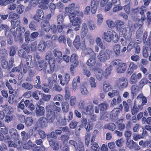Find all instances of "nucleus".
I'll return each instance as SVG.
<instances>
[{"instance_id": "obj_8", "label": "nucleus", "mask_w": 151, "mask_h": 151, "mask_svg": "<svg viewBox=\"0 0 151 151\" xmlns=\"http://www.w3.org/2000/svg\"><path fill=\"white\" fill-rule=\"evenodd\" d=\"M110 52L108 49L101 50L97 56L98 60L101 62L104 63L110 58Z\"/></svg>"}, {"instance_id": "obj_12", "label": "nucleus", "mask_w": 151, "mask_h": 151, "mask_svg": "<svg viewBox=\"0 0 151 151\" xmlns=\"http://www.w3.org/2000/svg\"><path fill=\"white\" fill-rule=\"evenodd\" d=\"M46 119L49 123L53 122L55 119V115L54 111H48L46 114Z\"/></svg>"}, {"instance_id": "obj_14", "label": "nucleus", "mask_w": 151, "mask_h": 151, "mask_svg": "<svg viewBox=\"0 0 151 151\" xmlns=\"http://www.w3.org/2000/svg\"><path fill=\"white\" fill-rule=\"evenodd\" d=\"M96 78L99 81L101 80L103 78V71L100 68H95L94 70Z\"/></svg>"}, {"instance_id": "obj_54", "label": "nucleus", "mask_w": 151, "mask_h": 151, "mask_svg": "<svg viewBox=\"0 0 151 151\" xmlns=\"http://www.w3.org/2000/svg\"><path fill=\"white\" fill-rule=\"evenodd\" d=\"M108 106V104L105 102L100 104L98 105L99 108L101 111H104L106 109Z\"/></svg>"}, {"instance_id": "obj_51", "label": "nucleus", "mask_w": 151, "mask_h": 151, "mask_svg": "<svg viewBox=\"0 0 151 151\" xmlns=\"http://www.w3.org/2000/svg\"><path fill=\"white\" fill-rule=\"evenodd\" d=\"M96 80L93 77L90 78L89 82L92 88H95L96 87V83L95 82Z\"/></svg>"}, {"instance_id": "obj_49", "label": "nucleus", "mask_w": 151, "mask_h": 151, "mask_svg": "<svg viewBox=\"0 0 151 151\" xmlns=\"http://www.w3.org/2000/svg\"><path fill=\"white\" fill-rule=\"evenodd\" d=\"M112 67L111 66L109 65L106 68L104 71V75L106 78L107 77L111 74L112 70Z\"/></svg>"}, {"instance_id": "obj_38", "label": "nucleus", "mask_w": 151, "mask_h": 151, "mask_svg": "<svg viewBox=\"0 0 151 151\" xmlns=\"http://www.w3.org/2000/svg\"><path fill=\"white\" fill-rule=\"evenodd\" d=\"M37 24L36 22L32 21L29 23V28L30 30L34 31L37 30Z\"/></svg>"}, {"instance_id": "obj_37", "label": "nucleus", "mask_w": 151, "mask_h": 151, "mask_svg": "<svg viewBox=\"0 0 151 151\" xmlns=\"http://www.w3.org/2000/svg\"><path fill=\"white\" fill-rule=\"evenodd\" d=\"M137 99L138 100H142V105H145L147 102L146 98L144 96L143 94L142 93L139 94L137 97Z\"/></svg>"}, {"instance_id": "obj_48", "label": "nucleus", "mask_w": 151, "mask_h": 151, "mask_svg": "<svg viewBox=\"0 0 151 151\" xmlns=\"http://www.w3.org/2000/svg\"><path fill=\"white\" fill-rule=\"evenodd\" d=\"M137 144L133 140H129V139H127V146L130 148H132L134 145Z\"/></svg>"}, {"instance_id": "obj_3", "label": "nucleus", "mask_w": 151, "mask_h": 151, "mask_svg": "<svg viewBox=\"0 0 151 151\" xmlns=\"http://www.w3.org/2000/svg\"><path fill=\"white\" fill-rule=\"evenodd\" d=\"M102 37L104 40L108 42H110L112 41L114 43H116L119 40L118 35L112 30H108L107 32H104Z\"/></svg>"}, {"instance_id": "obj_25", "label": "nucleus", "mask_w": 151, "mask_h": 151, "mask_svg": "<svg viewBox=\"0 0 151 151\" xmlns=\"http://www.w3.org/2000/svg\"><path fill=\"white\" fill-rule=\"evenodd\" d=\"M42 29L46 32H48L50 28V24L48 21H43L41 24Z\"/></svg>"}, {"instance_id": "obj_15", "label": "nucleus", "mask_w": 151, "mask_h": 151, "mask_svg": "<svg viewBox=\"0 0 151 151\" xmlns=\"http://www.w3.org/2000/svg\"><path fill=\"white\" fill-rule=\"evenodd\" d=\"M9 133L11 136L15 140H18L19 139V134L17 131L15 129L12 128L9 130Z\"/></svg>"}, {"instance_id": "obj_28", "label": "nucleus", "mask_w": 151, "mask_h": 151, "mask_svg": "<svg viewBox=\"0 0 151 151\" xmlns=\"http://www.w3.org/2000/svg\"><path fill=\"white\" fill-rule=\"evenodd\" d=\"M131 93L134 96L136 95L139 91V88L137 85H132L131 88Z\"/></svg>"}, {"instance_id": "obj_34", "label": "nucleus", "mask_w": 151, "mask_h": 151, "mask_svg": "<svg viewBox=\"0 0 151 151\" xmlns=\"http://www.w3.org/2000/svg\"><path fill=\"white\" fill-rule=\"evenodd\" d=\"M95 41L96 44L102 49H105V47L102 42L101 39L99 37H97L95 39Z\"/></svg>"}, {"instance_id": "obj_11", "label": "nucleus", "mask_w": 151, "mask_h": 151, "mask_svg": "<svg viewBox=\"0 0 151 151\" xmlns=\"http://www.w3.org/2000/svg\"><path fill=\"white\" fill-rule=\"evenodd\" d=\"M34 19L37 22H39L40 20L43 19H44V14L43 11L41 9H38L36 11V14L34 16Z\"/></svg>"}, {"instance_id": "obj_2", "label": "nucleus", "mask_w": 151, "mask_h": 151, "mask_svg": "<svg viewBox=\"0 0 151 151\" xmlns=\"http://www.w3.org/2000/svg\"><path fill=\"white\" fill-rule=\"evenodd\" d=\"M83 13L79 10L69 14L70 21L73 26L81 25L82 22L81 17H83Z\"/></svg>"}, {"instance_id": "obj_13", "label": "nucleus", "mask_w": 151, "mask_h": 151, "mask_svg": "<svg viewBox=\"0 0 151 151\" xmlns=\"http://www.w3.org/2000/svg\"><path fill=\"white\" fill-rule=\"evenodd\" d=\"M20 74L18 77V79L19 80H21L22 78L24 76V74L26 73L27 71V68L26 65H23L21 63L20 64Z\"/></svg>"}, {"instance_id": "obj_24", "label": "nucleus", "mask_w": 151, "mask_h": 151, "mask_svg": "<svg viewBox=\"0 0 151 151\" xmlns=\"http://www.w3.org/2000/svg\"><path fill=\"white\" fill-rule=\"evenodd\" d=\"M47 45L45 43V41L43 40H41L39 42L38 47L37 49L39 51L41 52H44L46 49Z\"/></svg>"}, {"instance_id": "obj_4", "label": "nucleus", "mask_w": 151, "mask_h": 151, "mask_svg": "<svg viewBox=\"0 0 151 151\" xmlns=\"http://www.w3.org/2000/svg\"><path fill=\"white\" fill-rule=\"evenodd\" d=\"M34 62L35 63L37 69L39 70H41L43 69L46 70L47 71V70H50V67H47V63L45 60H42L37 61L40 58V56L38 55H36L34 57Z\"/></svg>"}, {"instance_id": "obj_10", "label": "nucleus", "mask_w": 151, "mask_h": 151, "mask_svg": "<svg viewBox=\"0 0 151 151\" xmlns=\"http://www.w3.org/2000/svg\"><path fill=\"white\" fill-rule=\"evenodd\" d=\"M116 84L122 88H125L128 85L127 79L124 77L120 78L117 81Z\"/></svg>"}, {"instance_id": "obj_46", "label": "nucleus", "mask_w": 151, "mask_h": 151, "mask_svg": "<svg viewBox=\"0 0 151 151\" xmlns=\"http://www.w3.org/2000/svg\"><path fill=\"white\" fill-rule=\"evenodd\" d=\"M77 102L76 97L74 96H71L70 98V104L71 106H75Z\"/></svg>"}, {"instance_id": "obj_31", "label": "nucleus", "mask_w": 151, "mask_h": 151, "mask_svg": "<svg viewBox=\"0 0 151 151\" xmlns=\"http://www.w3.org/2000/svg\"><path fill=\"white\" fill-rule=\"evenodd\" d=\"M28 75L26 78V81L28 82L32 81L35 76V73L32 70L30 69L28 70Z\"/></svg>"}, {"instance_id": "obj_58", "label": "nucleus", "mask_w": 151, "mask_h": 151, "mask_svg": "<svg viewBox=\"0 0 151 151\" xmlns=\"http://www.w3.org/2000/svg\"><path fill=\"white\" fill-rule=\"evenodd\" d=\"M57 40L59 43L66 44V39L64 35H60L59 37Z\"/></svg>"}, {"instance_id": "obj_20", "label": "nucleus", "mask_w": 151, "mask_h": 151, "mask_svg": "<svg viewBox=\"0 0 151 151\" xmlns=\"http://www.w3.org/2000/svg\"><path fill=\"white\" fill-rule=\"evenodd\" d=\"M49 135L47 136V138H48L49 144L50 146L52 147L54 150H57L59 148V146L57 142H55L53 140L50 139L49 138Z\"/></svg>"}, {"instance_id": "obj_18", "label": "nucleus", "mask_w": 151, "mask_h": 151, "mask_svg": "<svg viewBox=\"0 0 151 151\" xmlns=\"http://www.w3.org/2000/svg\"><path fill=\"white\" fill-rule=\"evenodd\" d=\"M82 124L85 126V128L87 132L90 131L93 128V124L90 122L87 123L86 119L83 118L82 120Z\"/></svg>"}, {"instance_id": "obj_53", "label": "nucleus", "mask_w": 151, "mask_h": 151, "mask_svg": "<svg viewBox=\"0 0 151 151\" xmlns=\"http://www.w3.org/2000/svg\"><path fill=\"white\" fill-rule=\"evenodd\" d=\"M22 87L24 89L29 90L32 89L33 88V86L30 83L26 82L22 84Z\"/></svg>"}, {"instance_id": "obj_55", "label": "nucleus", "mask_w": 151, "mask_h": 151, "mask_svg": "<svg viewBox=\"0 0 151 151\" xmlns=\"http://www.w3.org/2000/svg\"><path fill=\"white\" fill-rule=\"evenodd\" d=\"M65 100H68L69 99L70 96V92L69 91V88L68 87H65Z\"/></svg>"}, {"instance_id": "obj_44", "label": "nucleus", "mask_w": 151, "mask_h": 151, "mask_svg": "<svg viewBox=\"0 0 151 151\" xmlns=\"http://www.w3.org/2000/svg\"><path fill=\"white\" fill-rule=\"evenodd\" d=\"M75 4L74 3L70 4L65 8V10L67 13L71 12L75 8Z\"/></svg>"}, {"instance_id": "obj_59", "label": "nucleus", "mask_w": 151, "mask_h": 151, "mask_svg": "<svg viewBox=\"0 0 151 151\" xmlns=\"http://www.w3.org/2000/svg\"><path fill=\"white\" fill-rule=\"evenodd\" d=\"M92 142V146L91 148L94 151H99L100 149V148L97 143L93 141Z\"/></svg>"}, {"instance_id": "obj_35", "label": "nucleus", "mask_w": 151, "mask_h": 151, "mask_svg": "<svg viewBox=\"0 0 151 151\" xmlns=\"http://www.w3.org/2000/svg\"><path fill=\"white\" fill-rule=\"evenodd\" d=\"M112 89V86L109 83L105 82L103 84V90L105 92H107Z\"/></svg>"}, {"instance_id": "obj_26", "label": "nucleus", "mask_w": 151, "mask_h": 151, "mask_svg": "<svg viewBox=\"0 0 151 151\" xmlns=\"http://www.w3.org/2000/svg\"><path fill=\"white\" fill-rule=\"evenodd\" d=\"M138 68L137 65L133 62L130 63L129 68L127 70V73L129 74H131L134 70H136Z\"/></svg>"}, {"instance_id": "obj_27", "label": "nucleus", "mask_w": 151, "mask_h": 151, "mask_svg": "<svg viewBox=\"0 0 151 151\" xmlns=\"http://www.w3.org/2000/svg\"><path fill=\"white\" fill-rule=\"evenodd\" d=\"M81 44L80 37L78 35H76L73 42V45L77 49H78L80 47Z\"/></svg>"}, {"instance_id": "obj_40", "label": "nucleus", "mask_w": 151, "mask_h": 151, "mask_svg": "<svg viewBox=\"0 0 151 151\" xmlns=\"http://www.w3.org/2000/svg\"><path fill=\"white\" fill-rule=\"evenodd\" d=\"M12 28L15 29L17 27L20 25V21L19 20L16 21L12 20L11 22Z\"/></svg>"}, {"instance_id": "obj_41", "label": "nucleus", "mask_w": 151, "mask_h": 151, "mask_svg": "<svg viewBox=\"0 0 151 151\" xmlns=\"http://www.w3.org/2000/svg\"><path fill=\"white\" fill-rule=\"evenodd\" d=\"M33 120L31 117H27L25 119V122L26 125L29 127L32 125L33 123Z\"/></svg>"}, {"instance_id": "obj_64", "label": "nucleus", "mask_w": 151, "mask_h": 151, "mask_svg": "<svg viewBox=\"0 0 151 151\" xmlns=\"http://www.w3.org/2000/svg\"><path fill=\"white\" fill-rule=\"evenodd\" d=\"M106 24L108 27L110 28H114L116 25L114 22L111 20H108L106 21Z\"/></svg>"}, {"instance_id": "obj_60", "label": "nucleus", "mask_w": 151, "mask_h": 151, "mask_svg": "<svg viewBox=\"0 0 151 151\" xmlns=\"http://www.w3.org/2000/svg\"><path fill=\"white\" fill-rule=\"evenodd\" d=\"M64 79L63 83H65V85L67 84L70 79V74L67 73H65Z\"/></svg>"}, {"instance_id": "obj_9", "label": "nucleus", "mask_w": 151, "mask_h": 151, "mask_svg": "<svg viewBox=\"0 0 151 151\" xmlns=\"http://www.w3.org/2000/svg\"><path fill=\"white\" fill-rule=\"evenodd\" d=\"M78 56L75 53L72 54L70 56V62L71 63H73V64L70 65V70L71 72L73 74H74V69L78 65Z\"/></svg>"}, {"instance_id": "obj_6", "label": "nucleus", "mask_w": 151, "mask_h": 151, "mask_svg": "<svg viewBox=\"0 0 151 151\" xmlns=\"http://www.w3.org/2000/svg\"><path fill=\"white\" fill-rule=\"evenodd\" d=\"M52 53L51 51H48L45 54V59L46 60H49V66L50 70H47L48 73H51L53 72L55 65V60L52 58Z\"/></svg>"}, {"instance_id": "obj_43", "label": "nucleus", "mask_w": 151, "mask_h": 151, "mask_svg": "<svg viewBox=\"0 0 151 151\" xmlns=\"http://www.w3.org/2000/svg\"><path fill=\"white\" fill-rule=\"evenodd\" d=\"M119 92L116 90H114L108 93V96L110 98H113L115 96H119Z\"/></svg>"}, {"instance_id": "obj_47", "label": "nucleus", "mask_w": 151, "mask_h": 151, "mask_svg": "<svg viewBox=\"0 0 151 151\" xmlns=\"http://www.w3.org/2000/svg\"><path fill=\"white\" fill-rule=\"evenodd\" d=\"M63 111L64 112H67L69 110V104L67 102H63L62 103Z\"/></svg>"}, {"instance_id": "obj_7", "label": "nucleus", "mask_w": 151, "mask_h": 151, "mask_svg": "<svg viewBox=\"0 0 151 151\" xmlns=\"http://www.w3.org/2000/svg\"><path fill=\"white\" fill-rule=\"evenodd\" d=\"M57 80V76L56 74H53L51 78H49V85L53 87V90L60 92L62 88L58 85L56 84Z\"/></svg>"}, {"instance_id": "obj_36", "label": "nucleus", "mask_w": 151, "mask_h": 151, "mask_svg": "<svg viewBox=\"0 0 151 151\" xmlns=\"http://www.w3.org/2000/svg\"><path fill=\"white\" fill-rule=\"evenodd\" d=\"M33 146L35 148H36L37 146L36 145L33 144L32 142L31 141L29 140L28 141L27 143L25 144L23 146V148L24 149H29L32 147Z\"/></svg>"}, {"instance_id": "obj_16", "label": "nucleus", "mask_w": 151, "mask_h": 151, "mask_svg": "<svg viewBox=\"0 0 151 151\" xmlns=\"http://www.w3.org/2000/svg\"><path fill=\"white\" fill-rule=\"evenodd\" d=\"M100 0H92L91 3V12L93 14L96 13L97 7L98 6Z\"/></svg>"}, {"instance_id": "obj_50", "label": "nucleus", "mask_w": 151, "mask_h": 151, "mask_svg": "<svg viewBox=\"0 0 151 151\" xmlns=\"http://www.w3.org/2000/svg\"><path fill=\"white\" fill-rule=\"evenodd\" d=\"M53 54L55 57L58 58L62 57V52L56 49H55L53 51Z\"/></svg>"}, {"instance_id": "obj_1", "label": "nucleus", "mask_w": 151, "mask_h": 151, "mask_svg": "<svg viewBox=\"0 0 151 151\" xmlns=\"http://www.w3.org/2000/svg\"><path fill=\"white\" fill-rule=\"evenodd\" d=\"M118 30L119 35L123 37L120 40L121 44L123 46H126L127 44V41H130L131 39L132 32L131 29L125 25L121 27Z\"/></svg>"}, {"instance_id": "obj_21", "label": "nucleus", "mask_w": 151, "mask_h": 151, "mask_svg": "<svg viewBox=\"0 0 151 151\" xmlns=\"http://www.w3.org/2000/svg\"><path fill=\"white\" fill-rule=\"evenodd\" d=\"M48 122L46 118L41 117L39 119L37 124L40 125V126L44 127L47 126Z\"/></svg>"}, {"instance_id": "obj_32", "label": "nucleus", "mask_w": 151, "mask_h": 151, "mask_svg": "<svg viewBox=\"0 0 151 151\" xmlns=\"http://www.w3.org/2000/svg\"><path fill=\"white\" fill-rule=\"evenodd\" d=\"M32 60V56L30 55H28L26 58V62L27 66L30 68H32L33 67Z\"/></svg>"}, {"instance_id": "obj_17", "label": "nucleus", "mask_w": 151, "mask_h": 151, "mask_svg": "<svg viewBox=\"0 0 151 151\" xmlns=\"http://www.w3.org/2000/svg\"><path fill=\"white\" fill-rule=\"evenodd\" d=\"M35 113L37 116H41L43 115L45 113V109L44 107L40 106L37 104V107L36 108Z\"/></svg>"}, {"instance_id": "obj_33", "label": "nucleus", "mask_w": 151, "mask_h": 151, "mask_svg": "<svg viewBox=\"0 0 151 151\" xmlns=\"http://www.w3.org/2000/svg\"><path fill=\"white\" fill-rule=\"evenodd\" d=\"M120 49L121 46L120 45L115 44L113 46V50L116 56H119V55Z\"/></svg>"}, {"instance_id": "obj_5", "label": "nucleus", "mask_w": 151, "mask_h": 151, "mask_svg": "<svg viewBox=\"0 0 151 151\" xmlns=\"http://www.w3.org/2000/svg\"><path fill=\"white\" fill-rule=\"evenodd\" d=\"M112 64L116 66V71L119 73H123L126 70L127 67L126 64L119 60H114L112 62Z\"/></svg>"}, {"instance_id": "obj_52", "label": "nucleus", "mask_w": 151, "mask_h": 151, "mask_svg": "<svg viewBox=\"0 0 151 151\" xmlns=\"http://www.w3.org/2000/svg\"><path fill=\"white\" fill-rule=\"evenodd\" d=\"M7 52L5 49H2L0 50V57L1 59L3 60L6 58Z\"/></svg>"}, {"instance_id": "obj_29", "label": "nucleus", "mask_w": 151, "mask_h": 151, "mask_svg": "<svg viewBox=\"0 0 151 151\" xmlns=\"http://www.w3.org/2000/svg\"><path fill=\"white\" fill-rule=\"evenodd\" d=\"M96 62V56H91L88 60L86 62V64L90 67L94 66Z\"/></svg>"}, {"instance_id": "obj_19", "label": "nucleus", "mask_w": 151, "mask_h": 151, "mask_svg": "<svg viewBox=\"0 0 151 151\" xmlns=\"http://www.w3.org/2000/svg\"><path fill=\"white\" fill-rule=\"evenodd\" d=\"M49 2L50 0H42L39 3L38 6L42 9H47L48 8Z\"/></svg>"}, {"instance_id": "obj_62", "label": "nucleus", "mask_w": 151, "mask_h": 151, "mask_svg": "<svg viewBox=\"0 0 151 151\" xmlns=\"http://www.w3.org/2000/svg\"><path fill=\"white\" fill-rule=\"evenodd\" d=\"M148 82L151 83L146 79L142 78L139 82V86L140 87H142L144 85L147 84Z\"/></svg>"}, {"instance_id": "obj_23", "label": "nucleus", "mask_w": 151, "mask_h": 151, "mask_svg": "<svg viewBox=\"0 0 151 151\" xmlns=\"http://www.w3.org/2000/svg\"><path fill=\"white\" fill-rule=\"evenodd\" d=\"M93 106L92 104L88 106L86 108H84L83 110V112L87 115L92 114L93 113Z\"/></svg>"}, {"instance_id": "obj_30", "label": "nucleus", "mask_w": 151, "mask_h": 151, "mask_svg": "<svg viewBox=\"0 0 151 151\" xmlns=\"http://www.w3.org/2000/svg\"><path fill=\"white\" fill-rule=\"evenodd\" d=\"M84 52L86 56H96V53L91 48H87L85 50Z\"/></svg>"}, {"instance_id": "obj_56", "label": "nucleus", "mask_w": 151, "mask_h": 151, "mask_svg": "<svg viewBox=\"0 0 151 151\" xmlns=\"http://www.w3.org/2000/svg\"><path fill=\"white\" fill-rule=\"evenodd\" d=\"M36 78L37 80L35 81V83H37V85H34V86L37 88H39L41 87L40 85V77L39 76H37Z\"/></svg>"}, {"instance_id": "obj_39", "label": "nucleus", "mask_w": 151, "mask_h": 151, "mask_svg": "<svg viewBox=\"0 0 151 151\" xmlns=\"http://www.w3.org/2000/svg\"><path fill=\"white\" fill-rule=\"evenodd\" d=\"M21 135L22 139L23 141H25L31 137L30 134L27 133L25 131H23L21 132Z\"/></svg>"}, {"instance_id": "obj_22", "label": "nucleus", "mask_w": 151, "mask_h": 151, "mask_svg": "<svg viewBox=\"0 0 151 151\" xmlns=\"http://www.w3.org/2000/svg\"><path fill=\"white\" fill-rule=\"evenodd\" d=\"M147 9L146 7L143 6L141 7H138L132 10V12L133 13H139L142 15H143L145 12L147 11Z\"/></svg>"}, {"instance_id": "obj_63", "label": "nucleus", "mask_w": 151, "mask_h": 151, "mask_svg": "<svg viewBox=\"0 0 151 151\" xmlns=\"http://www.w3.org/2000/svg\"><path fill=\"white\" fill-rule=\"evenodd\" d=\"M18 47L16 46H13L10 48V55L11 56H14L15 54Z\"/></svg>"}, {"instance_id": "obj_45", "label": "nucleus", "mask_w": 151, "mask_h": 151, "mask_svg": "<svg viewBox=\"0 0 151 151\" xmlns=\"http://www.w3.org/2000/svg\"><path fill=\"white\" fill-rule=\"evenodd\" d=\"M104 127L105 129L113 131L115 129L116 126L114 123H111L105 125Z\"/></svg>"}, {"instance_id": "obj_61", "label": "nucleus", "mask_w": 151, "mask_h": 151, "mask_svg": "<svg viewBox=\"0 0 151 151\" xmlns=\"http://www.w3.org/2000/svg\"><path fill=\"white\" fill-rule=\"evenodd\" d=\"M4 111L8 114H11L13 113L14 110L13 108L11 106H8L4 108Z\"/></svg>"}, {"instance_id": "obj_57", "label": "nucleus", "mask_w": 151, "mask_h": 151, "mask_svg": "<svg viewBox=\"0 0 151 151\" xmlns=\"http://www.w3.org/2000/svg\"><path fill=\"white\" fill-rule=\"evenodd\" d=\"M135 42L133 41H131L128 44L127 46V51L129 52L135 46Z\"/></svg>"}, {"instance_id": "obj_42", "label": "nucleus", "mask_w": 151, "mask_h": 151, "mask_svg": "<svg viewBox=\"0 0 151 151\" xmlns=\"http://www.w3.org/2000/svg\"><path fill=\"white\" fill-rule=\"evenodd\" d=\"M137 80L136 74L133 73L130 78L129 83L131 84H135L137 82Z\"/></svg>"}]
</instances>
